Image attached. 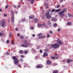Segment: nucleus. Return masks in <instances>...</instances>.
Wrapping results in <instances>:
<instances>
[{
    "label": "nucleus",
    "instance_id": "38",
    "mask_svg": "<svg viewBox=\"0 0 73 73\" xmlns=\"http://www.w3.org/2000/svg\"><path fill=\"white\" fill-rule=\"evenodd\" d=\"M60 7V5H57L56 6V8H59V7Z\"/></svg>",
    "mask_w": 73,
    "mask_h": 73
},
{
    "label": "nucleus",
    "instance_id": "37",
    "mask_svg": "<svg viewBox=\"0 0 73 73\" xmlns=\"http://www.w3.org/2000/svg\"><path fill=\"white\" fill-rule=\"evenodd\" d=\"M41 17L42 18H43V19H45V17L43 15L41 16Z\"/></svg>",
    "mask_w": 73,
    "mask_h": 73
},
{
    "label": "nucleus",
    "instance_id": "62",
    "mask_svg": "<svg viewBox=\"0 0 73 73\" xmlns=\"http://www.w3.org/2000/svg\"><path fill=\"white\" fill-rule=\"evenodd\" d=\"M23 21H25V18H23Z\"/></svg>",
    "mask_w": 73,
    "mask_h": 73
},
{
    "label": "nucleus",
    "instance_id": "41",
    "mask_svg": "<svg viewBox=\"0 0 73 73\" xmlns=\"http://www.w3.org/2000/svg\"><path fill=\"white\" fill-rule=\"evenodd\" d=\"M71 23H70V22H68L67 23V24H68V25H71Z\"/></svg>",
    "mask_w": 73,
    "mask_h": 73
},
{
    "label": "nucleus",
    "instance_id": "5",
    "mask_svg": "<svg viewBox=\"0 0 73 73\" xmlns=\"http://www.w3.org/2000/svg\"><path fill=\"white\" fill-rule=\"evenodd\" d=\"M63 13H64L62 11H60L58 13V14L59 15L60 17H63L64 16V14Z\"/></svg>",
    "mask_w": 73,
    "mask_h": 73
},
{
    "label": "nucleus",
    "instance_id": "21",
    "mask_svg": "<svg viewBox=\"0 0 73 73\" xmlns=\"http://www.w3.org/2000/svg\"><path fill=\"white\" fill-rule=\"evenodd\" d=\"M46 62L48 64H51V62L49 60H47L46 61Z\"/></svg>",
    "mask_w": 73,
    "mask_h": 73
},
{
    "label": "nucleus",
    "instance_id": "9",
    "mask_svg": "<svg viewBox=\"0 0 73 73\" xmlns=\"http://www.w3.org/2000/svg\"><path fill=\"white\" fill-rule=\"evenodd\" d=\"M43 56V57H45V56H48V53L45 52H44Z\"/></svg>",
    "mask_w": 73,
    "mask_h": 73
},
{
    "label": "nucleus",
    "instance_id": "20",
    "mask_svg": "<svg viewBox=\"0 0 73 73\" xmlns=\"http://www.w3.org/2000/svg\"><path fill=\"white\" fill-rule=\"evenodd\" d=\"M58 55L57 54L55 56V59H58L59 58H58Z\"/></svg>",
    "mask_w": 73,
    "mask_h": 73
},
{
    "label": "nucleus",
    "instance_id": "55",
    "mask_svg": "<svg viewBox=\"0 0 73 73\" xmlns=\"http://www.w3.org/2000/svg\"><path fill=\"white\" fill-rule=\"evenodd\" d=\"M48 28V25H46V28Z\"/></svg>",
    "mask_w": 73,
    "mask_h": 73
},
{
    "label": "nucleus",
    "instance_id": "48",
    "mask_svg": "<svg viewBox=\"0 0 73 73\" xmlns=\"http://www.w3.org/2000/svg\"><path fill=\"white\" fill-rule=\"evenodd\" d=\"M43 27V25H42V24L40 25V27L41 28H42Z\"/></svg>",
    "mask_w": 73,
    "mask_h": 73
},
{
    "label": "nucleus",
    "instance_id": "19",
    "mask_svg": "<svg viewBox=\"0 0 73 73\" xmlns=\"http://www.w3.org/2000/svg\"><path fill=\"white\" fill-rule=\"evenodd\" d=\"M70 61H71V60L70 59H68L67 60V63H70Z\"/></svg>",
    "mask_w": 73,
    "mask_h": 73
},
{
    "label": "nucleus",
    "instance_id": "40",
    "mask_svg": "<svg viewBox=\"0 0 73 73\" xmlns=\"http://www.w3.org/2000/svg\"><path fill=\"white\" fill-rule=\"evenodd\" d=\"M50 11H51V10H50V9H49L47 10V12H48V13L50 12Z\"/></svg>",
    "mask_w": 73,
    "mask_h": 73
},
{
    "label": "nucleus",
    "instance_id": "8",
    "mask_svg": "<svg viewBox=\"0 0 73 73\" xmlns=\"http://www.w3.org/2000/svg\"><path fill=\"white\" fill-rule=\"evenodd\" d=\"M51 20L52 21H57V19L56 18H54V17H52Z\"/></svg>",
    "mask_w": 73,
    "mask_h": 73
},
{
    "label": "nucleus",
    "instance_id": "32",
    "mask_svg": "<svg viewBox=\"0 0 73 73\" xmlns=\"http://www.w3.org/2000/svg\"><path fill=\"white\" fill-rule=\"evenodd\" d=\"M53 27H56V26H57V25L56 24V23H54L53 25Z\"/></svg>",
    "mask_w": 73,
    "mask_h": 73
},
{
    "label": "nucleus",
    "instance_id": "24",
    "mask_svg": "<svg viewBox=\"0 0 73 73\" xmlns=\"http://www.w3.org/2000/svg\"><path fill=\"white\" fill-rule=\"evenodd\" d=\"M66 9H64L63 11H61V12H62L63 13H64V12H66Z\"/></svg>",
    "mask_w": 73,
    "mask_h": 73
},
{
    "label": "nucleus",
    "instance_id": "53",
    "mask_svg": "<svg viewBox=\"0 0 73 73\" xmlns=\"http://www.w3.org/2000/svg\"><path fill=\"white\" fill-rule=\"evenodd\" d=\"M15 30L16 31H18V29L17 28H16Z\"/></svg>",
    "mask_w": 73,
    "mask_h": 73
},
{
    "label": "nucleus",
    "instance_id": "60",
    "mask_svg": "<svg viewBox=\"0 0 73 73\" xmlns=\"http://www.w3.org/2000/svg\"><path fill=\"white\" fill-rule=\"evenodd\" d=\"M20 35L19 34L17 35V36H20Z\"/></svg>",
    "mask_w": 73,
    "mask_h": 73
},
{
    "label": "nucleus",
    "instance_id": "11",
    "mask_svg": "<svg viewBox=\"0 0 73 73\" xmlns=\"http://www.w3.org/2000/svg\"><path fill=\"white\" fill-rule=\"evenodd\" d=\"M11 17H15V14H14V11H11Z\"/></svg>",
    "mask_w": 73,
    "mask_h": 73
},
{
    "label": "nucleus",
    "instance_id": "63",
    "mask_svg": "<svg viewBox=\"0 0 73 73\" xmlns=\"http://www.w3.org/2000/svg\"><path fill=\"white\" fill-rule=\"evenodd\" d=\"M32 36L33 37H35V34H33Z\"/></svg>",
    "mask_w": 73,
    "mask_h": 73
},
{
    "label": "nucleus",
    "instance_id": "16",
    "mask_svg": "<svg viewBox=\"0 0 73 73\" xmlns=\"http://www.w3.org/2000/svg\"><path fill=\"white\" fill-rule=\"evenodd\" d=\"M21 46L22 47H25V48H28L27 45H26L25 46V44H21Z\"/></svg>",
    "mask_w": 73,
    "mask_h": 73
},
{
    "label": "nucleus",
    "instance_id": "23",
    "mask_svg": "<svg viewBox=\"0 0 73 73\" xmlns=\"http://www.w3.org/2000/svg\"><path fill=\"white\" fill-rule=\"evenodd\" d=\"M48 23L49 25H50V24H51V22H50V21H48Z\"/></svg>",
    "mask_w": 73,
    "mask_h": 73
},
{
    "label": "nucleus",
    "instance_id": "14",
    "mask_svg": "<svg viewBox=\"0 0 73 73\" xmlns=\"http://www.w3.org/2000/svg\"><path fill=\"white\" fill-rule=\"evenodd\" d=\"M45 35L41 36H40L38 37V38L39 39H42V38H45Z\"/></svg>",
    "mask_w": 73,
    "mask_h": 73
},
{
    "label": "nucleus",
    "instance_id": "39",
    "mask_svg": "<svg viewBox=\"0 0 73 73\" xmlns=\"http://www.w3.org/2000/svg\"><path fill=\"white\" fill-rule=\"evenodd\" d=\"M50 36V35L49 34H48L47 35V38H49V37Z\"/></svg>",
    "mask_w": 73,
    "mask_h": 73
},
{
    "label": "nucleus",
    "instance_id": "10",
    "mask_svg": "<svg viewBox=\"0 0 73 73\" xmlns=\"http://www.w3.org/2000/svg\"><path fill=\"white\" fill-rule=\"evenodd\" d=\"M14 62L15 64H17V63L19 62V60L17 59H16L15 60H14Z\"/></svg>",
    "mask_w": 73,
    "mask_h": 73
},
{
    "label": "nucleus",
    "instance_id": "35",
    "mask_svg": "<svg viewBox=\"0 0 73 73\" xmlns=\"http://www.w3.org/2000/svg\"><path fill=\"white\" fill-rule=\"evenodd\" d=\"M58 70H57V71H56V72L53 71V73H58Z\"/></svg>",
    "mask_w": 73,
    "mask_h": 73
},
{
    "label": "nucleus",
    "instance_id": "45",
    "mask_svg": "<svg viewBox=\"0 0 73 73\" xmlns=\"http://www.w3.org/2000/svg\"><path fill=\"white\" fill-rule=\"evenodd\" d=\"M4 17H6V16H7V15L5 14H4Z\"/></svg>",
    "mask_w": 73,
    "mask_h": 73
},
{
    "label": "nucleus",
    "instance_id": "52",
    "mask_svg": "<svg viewBox=\"0 0 73 73\" xmlns=\"http://www.w3.org/2000/svg\"><path fill=\"white\" fill-rule=\"evenodd\" d=\"M60 29H58V32H60Z\"/></svg>",
    "mask_w": 73,
    "mask_h": 73
},
{
    "label": "nucleus",
    "instance_id": "18",
    "mask_svg": "<svg viewBox=\"0 0 73 73\" xmlns=\"http://www.w3.org/2000/svg\"><path fill=\"white\" fill-rule=\"evenodd\" d=\"M14 19H15V17H12L11 21L12 22H13V21H14Z\"/></svg>",
    "mask_w": 73,
    "mask_h": 73
},
{
    "label": "nucleus",
    "instance_id": "59",
    "mask_svg": "<svg viewBox=\"0 0 73 73\" xmlns=\"http://www.w3.org/2000/svg\"><path fill=\"white\" fill-rule=\"evenodd\" d=\"M35 21H38V19H35Z\"/></svg>",
    "mask_w": 73,
    "mask_h": 73
},
{
    "label": "nucleus",
    "instance_id": "12",
    "mask_svg": "<svg viewBox=\"0 0 73 73\" xmlns=\"http://www.w3.org/2000/svg\"><path fill=\"white\" fill-rule=\"evenodd\" d=\"M24 45H27V47L29 46V44L27 43V41L25 40L24 41Z\"/></svg>",
    "mask_w": 73,
    "mask_h": 73
},
{
    "label": "nucleus",
    "instance_id": "4",
    "mask_svg": "<svg viewBox=\"0 0 73 73\" xmlns=\"http://www.w3.org/2000/svg\"><path fill=\"white\" fill-rule=\"evenodd\" d=\"M0 25L1 27H2L3 28L5 27V22L4 21V20H2L0 22Z\"/></svg>",
    "mask_w": 73,
    "mask_h": 73
},
{
    "label": "nucleus",
    "instance_id": "54",
    "mask_svg": "<svg viewBox=\"0 0 73 73\" xmlns=\"http://www.w3.org/2000/svg\"><path fill=\"white\" fill-rule=\"evenodd\" d=\"M9 37H12V34H10Z\"/></svg>",
    "mask_w": 73,
    "mask_h": 73
},
{
    "label": "nucleus",
    "instance_id": "47",
    "mask_svg": "<svg viewBox=\"0 0 73 73\" xmlns=\"http://www.w3.org/2000/svg\"><path fill=\"white\" fill-rule=\"evenodd\" d=\"M31 30H33V29H34V27H32L31 28Z\"/></svg>",
    "mask_w": 73,
    "mask_h": 73
},
{
    "label": "nucleus",
    "instance_id": "44",
    "mask_svg": "<svg viewBox=\"0 0 73 73\" xmlns=\"http://www.w3.org/2000/svg\"><path fill=\"white\" fill-rule=\"evenodd\" d=\"M21 58H24V56L23 55H21Z\"/></svg>",
    "mask_w": 73,
    "mask_h": 73
},
{
    "label": "nucleus",
    "instance_id": "57",
    "mask_svg": "<svg viewBox=\"0 0 73 73\" xmlns=\"http://www.w3.org/2000/svg\"><path fill=\"white\" fill-rule=\"evenodd\" d=\"M13 7L16 8H17V7L16 6H14Z\"/></svg>",
    "mask_w": 73,
    "mask_h": 73
},
{
    "label": "nucleus",
    "instance_id": "2",
    "mask_svg": "<svg viewBox=\"0 0 73 73\" xmlns=\"http://www.w3.org/2000/svg\"><path fill=\"white\" fill-rule=\"evenodd\" d=\"M44 15L46 17V19H50L52 17V16L50 15V14L48 12L46 13Z\"/></svg>",
    "mask_w": 73,
    "mask_h": 73
},
{
    "label": "nucleus",
    "instance_id": "13",
    "mask_svg": "<svg viewBox=\"0 0 73 73\" xmlns=\"http://www.w3.org/2000/svg\"><path fill=\"white\" fill-rule=\"evenodd\" d=\"M29 19H35V16L32 15L31 17L29 16Z\"/></svg>",
    "mask_w": 73,
    "mask_h": 73
},
{
    "label": "nucleus",
    "instance_id": "51",
    "mask_svg": "<svg viewBox=\"0 0 73 73\" xmlns=\"http://www.w3.org/2000/svg\"><path fill=\"white\" fill-rule=\"evenodd\" d=\"M9 53L8 52H7V55H9Z\"/></svg>",
    "mask_w": 73,
    "mask_h": 73
},
{
    "label": "nucleus",
    "instance_id": "56",
    "mask_svg": "<svg viewBox=\"0 0 73 73\" xmlns=\"http://www.w3.org/2000/svg\"><path fill=\"white\" fill-rule=\"evenodd\" d=\"M34 54H35V53H36V50H34Z\"/></svg>",
    "mask_w": 73,
    "mask_h": 73
},
{
    "label": "nucleus",
    "instance_id": "34",
    "mask_svg": "<svg viewBox=\"0 0 73 73\" xmlns=\"http://www.w3.org/2000/svg\"><path fill=\"white\" fill-rule=\"evenodd\" d=\"M20 37L21 39H24V36H23L21 35L20 36Z\"/></svg>",
    "mask_w": 73,
    "mask_h": 73
},
{
    "label": "nucleus",
    "instance_id": "25",
    "mask_svg": "<svg viewBox=\"0 0 73 73\" xmlns=\"http://www.w3.org/2000/svg\"><path fill=\"white\" fill-rule=\"evenodd\" d=\"M4 36V35L3 33H0V36Z\"/></svg>",
    "mask_w": 73,
    "mask_h": 73
},
{
    "label": "nucleus",
    "instance_id": "3",
    "mask_svg": "<svg viewBox=\"0 0 73 73\" xmlns=\"http://www.w3.org/2000/svg\"><path fill=\"white\" fill-rule=\"evenodd\" d=\"M61 11H62V9H53L51 11V12L52 13V12H56L58 13L59 12Z\"/></svg>",
    "mask_w": 73,
    "mask_h": 73
},
{
    "label": "nucleus",
    "instance_id": "29",
    "mask_svg": "<svg viewBox=\"0 0 73 73\" xmlns=\"http://www.w3.org/2000/svg\"><path fill=\"white\" fill-rule=\"evenodd\" d=\"M43 26L44 27H45V26H46V24H45V23H44L42 24Z\"/></svg>",
    "mask_w": 73,
    "mask_h": 73
},
{
    "label": "nucleus",
    "instance_id": "6",
    "mask_svg": "<svg viewBox=\"0 0 73 73\" xmlns=\"http://www.w3.org/2000/svg\"><path fill=\"white\" fill-rule=\"evenodd\" d=\"M57 42L60 45H62V42H61L60 39H58L57 40Z\"/></svg>",
    "mask_w": 73,
    "mask_h": 73
},
{
    "label": "nucleus",
    "instance_id": "49",
    "mask_svg": "<svg viewBox=\"0 0 73 73\" xmlns=\"http://www.w3.org/2000/svg\"><path fill=\"white\" fill-rule=\"evenodd\" d=\"M8 5H7V6H6L5 8L6 9H7L8 8Z\"/></svg>",
    "mask_w": 73,
    "mask_h": 73
},
{
    "label": "nucleus",
    "instance_id": "1",
    "mask_svg": "<svg viewBox=\"0 0 73 73\" xmlns=\"http://www.w3.org/2000/svg\"><path fill=\"white\" fill-rule=\"evenodd\" d=\"M51 47L53 48L54 49H57L60 46V44L57 43L53 44L51 46Z\"/></svg>",
    "mask_w": 73,
    "mask_h": 73
},
{
    "label": "nucleus",
    "instance_id": "42",
    "mask_svg": "<svg viewBox=\"0 0 73 73\" xmlns=\"http://www.w3.org/2000/svg\"><path fill=\"white\" fill-rule=\"evenodd\" d=\"M48 6V3L45 4V7H46V6Z\"/></svg>",
    "mask_w": 73,
    "mask_h": 73
},
{
    "label": "nucleus",
    "instance_id": "58",
    "mask_svg": "<svg viewBox=\"0 0 73 73\" xmlns=\"http://www.w3.org/2000/svg\"><path fill=\"white\" fill-rule=\"evenodd\" d=\"M50 33H51V34L53 33V31H51L50 32Z\"/></svg>",
    "mask_w": 73,
    "mask_h": 73
},
{
    "label": "nucleus",
    "instance_id": "64",
    "mask_svg": "<svg viewBox=\"0 0 73 73\" xmlns=\"http://www.w3.org/2000/svg\"><path fill=\"white\" fill-rule=\"evenodd\" d=\"M34 50V49H33V48L31 50V51H33V50Z\"/></svg>",
    "mask_w": 73,
    "mask_h": 73
},
{
    "label": "nucleus",
    "instance_id": "22",
    "mask_svg": "<svg viewBox=\"0 0 73 73\" xmlns=\"http://www.w3.org/2000/svg\"><path fill=\"white\" fill-rule=\"evenodd\" d=\"M11 44H12L13 45H15V42H14V41L13 40H11Z\"/></svg>",
    "mask_w": 73,
    "mask_h": 73
},
{
    "label": "nucleus",
    "instance_id": "7",
    "mask_svg": "<svg viewBox=\"0 0 73 73\" xmlns=\"http://www.w3.org/2000/svg\"><path fill=\"white\" fill-rule=\"evenodd\" d=\"M36 68L37 69H39V68H43V65L41 64L38 65L36 66Z\"/></svg>",
    "mask_w": 73,
    "mask_h": 73
},
{
    "label": "nucleus",
    "instance_id": "43",
    "mask_svg": "<svg viewBox=\"0 0 73 73\" xmlns=\"http://www.w3.org/2000/svg\"><path fill=\"white\" fill-rule=\"evenodd\" d=\"M9 40H7L6 41V42L7 44H8V43H9Z\"/></svg>",
    "mask_w": 73,
    "mask_h": 73
},
{
    "label": "nucleus",
    "instance_id": "28",
    "mask_svg": "<svg viewBox=\"0 0 73 73\" xmlns=\"http://www.w3.org/2000/svg\"><path fill=\"white\" fill-rule=\"evenodd\" d=\"M35 0H31V4H33V2H34V1Z\"/></svg>",
    "mask_w": 73,
    "mask_h": 73
},
{
    "label": "nucleus",
    "instance_id": "30",
    "mask_svg": "<svg viewBox=\"0 0 73 73\" xmlns=\"http://www.w3.org/2000/svg\"><path fill=\"white\" fill-rule=\"evenodd\" d=\"M28 51H25V54H28Z\"/></svg>",
    "mask_w": 73,
    "mask_h": 73
},
{
    "label": "nucleus",
    "instance_id": "27",
    "mask_svg": "<svg viewBox=\"0 0 73 73\" xmlns=\"http://www.w3.org/2000/svg\"><path fill=\"white\" fill-rule=\"evenodd\" d=\"M19 60L21 62H23L24 60L22 58H21L19 59Z\"/></svg>",
    "mask_w": 73,
    "mask_h": 73
},
{
    "label": "nucleus",
    "instance_id": "15",
    "mask_svg": "<svg viewBox=\"0 0 73 73\" xmlns=\"http://www.w3.org/2000/svg\"><path fill=\"white\" fill-rule=\"evenodd\" d=\"M12 58L13 60H16L17 59V58L16 57V56H12Z\"/></svg>",
    "mask_w": 73,
    "mask_h": 73
},
{
    "label": "nucleus",
    "instance_id": "50",
    "mask_svg": "<svg viewBox=\"0 0 73 73\" xmlns=\"http://www.w3.org/2000/svg\"><path fill=\"white\" fill-rule=\"evenodd\" d=\"M40 46H39L37 47V49H38L39 48H40Z\"/></svg>",
    "mask_w": 73,
    "mask_h": 73
},
{
    "label": "nucleus",
    "instance_id": "36",
    "mask_svg": "<svg viewBox=\"0 0 73 73\" xmlns=\"http://www.w3.org/2000/svg\"><path fill=\"white\" fill-rule=\"evenodd\" d=\"M39 52L40 53H42V50L41 49L40 50Z\"/></svg>",
    "mask_w": 73,
    "mask_h": 73
},
{
    "label": "nucleus",
    "instance_id": "46",
    "mask_svg": "<svg viewBox=\"0 0 73 73\" xmlns=\"http://www.w3.org/2000/svg\"><path fill=\"white\" fill-rule=\"evenodd\" d=\"M51 58H52V59H54V58H55V57H54L51 56Z\"/></svg>",
    "mask_w": 73,
    "mask_h": 73
},
{
    "label": "nucleus",
    "instance_id": "17",
    "mask_svg": "<svg viewBox=\"0 0 73 73\" xmlns=\"http://www.w3.org/2000/svg\"><path fill=\"white\" fill-rule=\"evenodd\" d=\"M19 53L20 54H24V52L23 50H21L19 51Z\"/></svg>",
    "mask_w": 73,
    "mask_h": 73
},
{
    "label": "nucleus",
    "instance_id": "31",
    "mask_svg": "<svg viewBox=\"0 0 73 73\" xmlns=\"http://www.w3.org/2000/svg\"><path fill=\"white\" fill-rule=\"evenodd\" d=\"M44 51L46 52H48V49H45L44 50Z\"/></svg>",
    "mask_w": 73,
    "mask_h": 73
},
{
    "label": "nucleus",
    "instance_id": "26",
    "mask_svg": "<svg viewBox=\"0 0 73 73\" xmlns=\"http://www.w3.org/2000/svg\"><path fill=\"white\" fill-rule=\"evenodd\" d=\"M68 15L69 17H70L72 16V15H70L69 13H68Z\"/></svg>",
    "mask_w": 73,
    "mask_h": 73
},
{
    "label": "nucleus",
    "instance_id": "61",
    "mask_svg": "<svg viewBox=\"0 0 73 73\" xmlns=\"http://www.w3.org/2000/svg\"><path fill=\"white\" fill-rule=\"evenodd\" d=\"M63 0H60V2H62V1H63Z\"/></svg>",
    "mask_w": 73,
    "mask_h": 73
},
{
    "label": "nucleus",
    "instance_id": "33",
    "mask_svg": "<svg viewBox=\"0 0 73 73\" xmlns=\"http://www.w3.org/2000/svg\"><path fill=\"white\" fill-rule=\"evenodd\" d=\"M41 35H42V33H40L38 35V37H40V36H41Z\"/></svg>",
    "mask_w": 73,
    "mask_h": 73
}]
</instances>
